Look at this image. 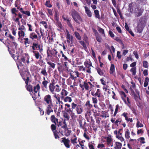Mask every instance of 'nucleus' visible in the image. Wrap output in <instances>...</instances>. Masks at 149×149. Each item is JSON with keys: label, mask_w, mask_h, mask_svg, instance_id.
<instances>
[{"label": "nucleus", "mask_w": 149, "mask_h": 149, "mask_svg": "<svg viewBox=\"0 0 149 149\" xmlns=\"http://www.w3.org/2000/svg\"><path fill=\"white\" fill-rule=\"evenodd\" d=\"M17 65L22 79L29 76V75L31 76L29 72L27 69L24 68V65L21 61H19L18 63H17Z\"/></svg>", "instance_id": "obj_1"}, {"label": "nucleus", "mask_w": 149, "mask_h": 149, "mask_svg": "<svg viewBox=\"0 0 149 149\" xmlns=\"http://www.w3.org/2000/svg\"><path fill=\"white\" fill-rule=\"evenodd\" d=\"M18 10L15 8H12L10 12L12 15V20L13 21L17 19H22L23 15L21 12H19Z\"/></svg>", "instance_id": "obj_2"}, {"label": "nucleus", "mask_w": 149, "mask_h": 149, "mask_svg": "<svg viewBox=\"0 0 149 149\" xmlns=\"http://www.w3.org/2000/svg\"><path fill=\"white\" fill-rule=\"evenodd\" d=\"M146 24V22L145 20L143 19H140L139 21L138 25L136 28L138 33H141L145 26Z\"/></svg>", "instance_id": "obj_3"}, {"label": "nucleus", "mask_w": 149, "mask_h": 149, "mask_svg": "<svg viewBox=\"0 0 149 149\" xmlns=\"http://www.w3.org/2000/svg\"><path fill=\"white\" fill-rule=\"evenodd\" d=\"M72 17L74 21L78 24H80L82 21V19L78 13L75 10H72L71 12Z\"/></svg>", "instance_id": "obj_4"}, {"label": "nucleus", "mask_w": 149, "mask_h": 149, "mask_svg": "<svg viewBox=\"0 0 149 149\" xmlns=\"http://www.w3.org/2000/svg\"><path fill=\"white\" fill-rule=\"evenodd\" d=\"M54 85L55 83L52 82L50 84L49 86V91L53 94H54L55 91L58 92L61 89H60V86L58 85L57 84L56 86H55Z\"/></svg>", "instance_id": "obj_5"}, {"label": "nucleus", "mask_w": 149, "mask_h": 149, "mask_svg": "<svg viewBox=\"0 0 149 149\" xmlns=\"http://www.w3.org/2000/svg\"><path fill=\"white\" fill-rule=\"evenodd\" d=\"M30 47H31L33 50H38L40 53H41L43 50L41 45L38 43V41H34L32 43V45Z\"/></svg>", "instance_id": "obj_6"}, {"label": "nucleus", "mask_w": 149, "mask_h": 149, "mask_svg": "<svg viewBox=\"0 0 149 149\" xmlns=\"http://www.w3.org/2000/svg\"><path fill=\"white\" fill-rule=\"evenodd\" d=\"M43 101L45 105H47L53 104L52 96L50 94H47L44 97Z\"/></svg>", "instance_id": "obj_7"}, {"label": "nucleus", "mask_w": 149, "mask_h": 149, "mask_svg": "<svg viewBox=\"0 0 149 149\" xmlns=\"http://www.w3.org/2000/svg\"><path fill=\"white\" fill-rule=\"evenodd\" d=\"M23 80L25 81L26 84L25 87L26 90L29 92H32L33 91V86L31 84L28 85L29 82H31L30 81V79L29 76L27 77H26L23 78Z\"/></svg>", "instance_id": "obj_8"}, {"label": "nucleus", "mask_w": 149, "mask_h": 149, "mask_svg": "<svg viewBox=\"0 0 149 149\" xmlns=\"http://www.w3.org/2000/svg\"><path fill=\"white\" fill-rule=\"evenodd\" d=\"M86 112L85 114V118L87 122H90V120L91 121L92 123L94 122L93 119V117L91 116V112L90 109H88L85 110Z\"/></svg>", "instance_id": "obj_9"}, {"label": "nucleus", "mask_w": 149, "mask_h": 149, "mask_svg": "<svg viewBox=\"0 0 149 149\" xmlns=\"http://www.w3.org/2000/svg\"><path fill=\"white\" fill-rule=\"evenodd\" d=\"M49 52L50 54L52 56L50 55L49 54L48 52V51H47V54L48 57L52 56H53L55 57H57V56H58L59 57H60V55L59 54H58V52L56 49H54L52 50H49Z\"/></svg>", "instance_id": "obj_10"}, {"label": "nucleus", "mask_w": 149, "mask_h": 149, "mask_svg": "<svg viewBox=\"0 0 149 149\" xmlns=\"http://www.w3.org/2000/svg\"><path fill=\"white\" fill-rule=\"evenodd\" d=\"M29 38L32 40H34L35 39H37L38 40L40 39L41 36H38L35 32H32L29 34Z\"/></svg>", "instance_id": "obj_11"}, {"label": "nucleus", "mask_w": 149, "mask_h": 149, "mask_svg": "<svg viewBox=\"0 0 149 149\" xmlns=\"http://www.w3.org/2000/svg\"><path fill=\"white\" fill-rule=\"evenodd\" d=\"M62 141L61 143H63L65 146L68 148L70 147V140L68 139H66L65 137H63L61 138Z\"/></svg>", "instance_id": "obj_12"}, {"label": "nucleus", "mask_w": 149, "mask_h": 149, "mask_svg": "<svg viewBox=\"0 0 149 149\" xmlns=\"http://www.w3.org/2000/svg\"><path fill=\"white\" fill-rule=\"evenodd\" d=\"M53 104L49 105H47L46 108L45 110V111L46 114L49 115L50 113L53 112V110L52 109V108L53 107Z\"/></svg>", "instance_id": "obj_13"}, {"label": "nucleus", "mask_w": 149, "mask_h": 149, "mask_svg": "<svg viewBox=\"0 0 149 149\" xmlns=\"http://www.w3.org/2000/svg\"><path fill=\"white\" fill-rule=\"evenodd\" d=\"M32 52L33 53L34 56L36 59H40L42 58V57L40 53V52H39V51L38 52L36 50H33Z\"/></svg>", "instance_id": "obj_14"}, {"label": "nucleus", "mask_w": 149, "mask_h": 149, "mask_svg": "<svg viewBox=\"0 0 149 149\" xmlns=\"http://www.w3.org/2000/svg\"><path fill=\"white\" fill-rule=\"evenodd\" d=\"M119 93L121 96V97L123 100L125 104H127V103L126 101L125 98L127 97V95L123 91H120L119 92Z\"/></svg>", "instance_id": "obj_15"}, {"label": "nucleus", "mask_w": 149, "mask_h": 149, "mask_svg": "<svg viewBox=\"0 0 149 149\" xmlns=\"http://www.w3.org/2000/svg\"><path fill=\"white\" fill-rule=\"evenodd\" d=\"M66 33L67 35L66 38L67 39V41L68 43H70V40L72 41L73 40V36H71L68 31L67 30H66Z\"/></svg>", "instance_id": "obj_16"}, {"label": "nucleus", "mask_w": 149, "mask_h": 149, "mask_svg": "<svg viewBox=\"0 0 149 149\" xmlns=\"http://www.w3.org/2000/svg\"><path fill=\"white\" fill-rule=\"evenodd\" d=\"M91 94L92 95L94 96H97L98 97H100L101 96V91L99 89H97V91L95 93V92L93 91H91Z\"/></svg>", "instance_id": "obj_17"}, {"label": "nucleus", "mask_w": 149, "mask_h": 149, "mask_svg": "<svg viewBox=\"0 0 149 149\" xmlns=\"http://www.w3.org/2000/svg\"><path fill=\"white\" fill-rule=\"evenodd\" d=\"M115 118H112L111 119V121L112 123H114L115 124L118 126V123H121L122 121V119L121 118H118L115 121Z\"/></svg>", "instance_id": "obj_18"}, {"label": "nucleus", "mask_w": 149, "mask_h": 149, "mask_svg": "<svg viewBox=\"0 0 149 149\" xmlns=\"http://www.w3.org/2000/svg\"><path fill=\"white\" fill-rule=\"evenodd\" d=\"M50 119L51 122L55 124H57L58 123V119L56 118L54 115H52L51 116Z\"/></svg>", "instance_id": "obj_19"}, {"label": "nucleus", "mask_w": 149, "mask_h": 149, "mask_svg": "<svg viewBox=\"0 0 149 149\" xmlns=\"http://www.w3.org/2000/svg\"><path fill=\"white\" fill-rule=\"evenodd\" d=\"M77 104L74 103V102H72L71 104V108L68 109V110H67V112L69 113L72 112V111H73V109H75L76 108H77Z\"/></svg>", "instance_id": "obj_20"}, {"label": "nucleus", "mask_w": 149, "mask_h": 149, "mask_svg": "<svg viewBox=\"0 0 149 149\" xmlns=\"http://www.w3.org/2000/svg\"><path fill=\"white\" fill-rule=\"evenodd\" d=\"M21 1L20 0H16L15 3V7L17 8L16 9L17 10H19V11L20 10L21 8H22V7H20L21 6Z\"/></svg>", "instance_id": "obj_21"}, {"label": "nucleus", "mask_w": 149, "mask_h": 149, "mask_svg": "<svg viewBox=\"0 0 149 149\" xmlns=\"http://www.w3.org/2000/svg\"><path fill=\"white\" fill-rule=\"evenodd\" d=\"M22 14L23 15V16L24 14L27 16L28 17H29L31 16V13L29 11H25L24 10L23 8H21L20 10H19Z\"/></svg>", "instance_id": "obj_22"}, {"label": "nucleus", "mask_w": 149, "mask_h": 149, "mask_svg": "<svg viewBox=\"0 0 149 149\" xmlns=\"http://www.w3.org/2000/svg\"><path fill=\"white\" fill-rule=\"evenodd\" d=\"M85 106L86 108L85 110L88 109H90L93 107V105L90 103V101L88 100L87 101L85 104Z\"/></svg>", "instance_id": "obj_23"}, {"label": "nucleus", "mask_w": 149, "mask_h": 149, "mask_svg": "<svg viewBox=\"0 0 149 149\" xmlns=\"http://www.w3.org/2000/svg\"><path fill=\"white\" fill-rule=\"evenodd\" d=\"M85 10V11L87 15L89 17H91L92 15L91 12L89 9L88 7L87 6H84Z\"/></svg>", "instance_id": "obj_24"}, {"label": "nucleus", "mask_w": 149, "mask_h": 149, "mask_svg": "<svg viewBox=\"0 0 149 149\" xmlns=\"http://www.w3.org/2000/svg\"><path fill=\"white\" fill-rule=\"evenodd\" d=\"M18 32V39H19L21 37H23L25 35V31H23L22 30H19Z\"/></svg>", "instance_id": "obj_25"}, {"label": "nucleus", "mask_w": 149, "mask_h": 149, "mask_svg": "<svg viewBox=\"0 0 149 149\" xmlns=\"http://www.w3.org/2000/svg\"><path fill=\"white\" fill-rule=\"evenodd\" d=\"M74 73L75 74L73 75L72 73L70 74L71 76L70 78L72 79H74L77 77H79V73L78 72H74Z\"/></svg>", "instance_id": "obj_26"}, {"label": "nucleus", "mask_w": 149, "mask_h": 149, "mask_svg": "<svg viewBox=\"0 0 149 149\" xmlns=\"http://www.w3.org/2000/svg\"><path fill=\"white\" fill-rule=\"evenodd\" d=\"M95 69L97 72L100 75L102 76L104 74V72L103 70H102L99 67H96Z\"/></svg>", "instance_id": "obj_27"}, {"label": "nucleus", "mask_w": 149, "mask_h": 149, "mask_svg": "<svg viewBox=\"0 0 149 149\" xmlns=\"http://www.w3.org/2000/svg\"><path fill=\"white\" fill-rule=\"evenodd\" d=\"M122 144L118 142H115V146L114 147L115 149H120L122 146Z\"/></svg>", "instance_id": "obj_28"}, {"label": "nucleus", "mask_w": 149, "mask_h": 149, "mask_svg": "<svg viewBox=\"0 0 149 149\" xmlns=\"http://www.w3.org/2000/svg\"><path fill=\"white\" fill-rule=\"evenodd\" d=\"M132 95H133L134 98L136 101H138L140 99L139 93H138V95L136 94L134 91L132 93Z\"/></svg>", "instance_id": "obj_29"}, {"label": "nucleus", "mask_w": 149, "mask_h": 149, "mask_svg": "<svg viewBox=\"0 0 149 149\" xmlns=\"http://www.w3.org/2000/svg\"><path fill=\"white\" fill-rule=\"evenodd\" d=\"M76 111L78 114H80L83 112V109L81 106L78 105L77 107Z\"/></svg>", "instance_id": "obj_30"}, {"label": "nucleus", "mask_w": 149, "mask_h": 149, "mask_svg": "<svg viewBox=\"0 0 149 149\" xmlns=\"http://www.w3.org/2000/svg\"><path fill=\"white\" fill-rule=\"evenodd\" d=\"M65 135L66 136H68L70 134L71 131L69 130L68 128L64 129Z\"/></svg>", "instance_id": "obj_31"}, {"label": "nucleus", "mask_w": 149, "mask_h": 149, "mask_svg": "<svg viewBox=\"0 0 149 149\" xmlns=\"http://www.w3.org/2000/svg\"><path fill=\"white\" fill-rule=\"evenodd\" d=\"M44 81L42 82V84L43 87L47 89V84L49 82L45 80V78L44 77L43 78Z\"/></svg>", "instance_id": "obj_32"}, {"label": "nucleus", "mask_w": 149, "mask_h": 149, "mask_svg": "<svg viewBox=\"0 0 149 149\" xmlns=\"http://www.w3.org/2000/svg\"><path fill=\"white\" fill-rule=\"evenodd\" d=\"M80 86L82 88H83V86H84L86 90H89V86L88 83V82L86 83V82L84 81V82L83 86L81 85V84H80Z\"/></svg>", "instance_id": "obj_33"}, {"label": "nucleus", "mask_w": 149, "mask_h": 149, "mask_svg": "<svg viewBox=\"0 0 149 149\" xmlns=\"http://www.w3.org/2000/svg\"><path fill=\"white\" fill-rule=\"evenodd\" d=\"M40 73L46 77H47L48 75V73L45 68H43L42 69Z\"/></svg>", "instance_id": "obj_34"}, {"label": "nucleus", "mask_w": 149, "mask_h": 149, "mask_svg": "<svg viewBox=\"0 0 149 149\" xmlns=\"http://www.w3.org/2000/svg\"><path fill=\"white\" fill-rule=\"evenodd\" d=\"M105 138L106 139L107 145H110L112 141V139L111 137V136H108V137Z\"/></svg>", "instance_id": "obj_35"}, {"label": "nucleus", "mask_w": 149, "mask_h": 149, "mask_svg": "<svg viewBox=\"0 0 149 149\" xmlns=\"http://www.w3.org/2000/svg\"><path fill=\"white\" fill-rule=\"evenodd\" d=\"M130 132L128 129H127L125 132V137L126 139H128L130 138Z\"/></svg>", "instance_id": "obj_36"}, {"label": "nucleus", "mask_w": 149, "mask_h": 149, "mask_svg": "<svg viewBox=\"0 0 149 149\" xmlns=\"http://www.w3.org/2000/svg\"><path fill=\"white\" fill-rule=\"evenodd\" d=\"M47 63L50 66V67L52 68L53 69H54L55 68V64L50 61H48L47 59Z\"/></svg>", "instance_id": "obj_37"}, {"label": "nucleus", "mask_w": 149, "mask_h": 149, "mask_svg": "<svg viewBox=\"0 0 149 149\" xmlns=\"http://www.w3.org/2000/svg\"><path fill=\"white\" fill-rule=\"evenodd\" d=\"M40 89V87L39 84H37L36 86H34L33 91L35 93H37L38 91Z\"/></svg>", "instance_id": "obj_38"}, {"label": "nucleus", "mask_w": 149, "mask_h": 149, "mask_svg": "<svg viewBox=\"0 0 149 149\" xmlns=\"http://www.w3.org/2000/svg\"><path fill=\"white\" fill-rule=\"evenodd\" d=\"M115 71V66L114 64H111L110 68V73L111 74H113Z\"/></svg>", "instance_id": "obj_39"}, {"label": "nucleus", "mask_w": 149, "mask_h": 149, "mask_svg": "<svg viewBox=\"0 0 149 149\" xmlns=\"http://www.w3.org/2000/svg\"><path fill=\"white\" fill-rule=\"evenodd\" d=\"M71 98L69 96H66L65 97L64 99V101L65 102H71L72 101Z\"/></svg>", "instance_id": "obj_40"}, {"label": "nucleus", "mask_w": 149, "mask_h": 149, "mask_svg": "<svg viewBox=\"0 0 149 149\" xmlns=\"http://www.w3.org/2000/svg\"><path fill=\"white\" fill-rule=\"evenodd\" d=\"M57 26L59 28V29H58L59 31H60L61 30L63 29V28L60 22H57Z\"/></svg>", "instance_id": "obj_41"}, {"label": "nucleus", "mask_w": 149, "mask_h": 149, "mask_svg": "<svg viewBox=\"0 0 149 149\" xmlns=\"http://www.w3.org/2000/svg\"><path fill=\"white\" fill-rule=\"evenodd\" d=\"M94 13L95 15V17L99 19H100V18L99 14V11L97 10H95L94 11Z\"/></svg>", "instance_id": "obj_42"}, {"label": "nucleus", "mask_w": 149, "mask_h": 149, "mask_svg": "<svg viewBox=\"0 0 149 149\" xmlns=\"http://www.w3.org/2000/svg\"><path fill=\"white\" fill-rule=\"evenodd\" d=\"M130 71L132 73L133 75H135L136 73V67L132 68L130 70Z\"/></svg>", "instance_id": "obj_43"}, {"label": "nucleus", "mask_w": 149, "mask_h": 149, "mask_svg": "<svg viewBox=\"0 0 149 149\" xmlns=\"http://www.w3.org/2000/svg\"><path fill=\"white\" fill-rule=\"evenodd\" d=\"M75 36L76 38L79 40H81V37L79 34V33L77 31H75L74 33Z\"/></svg>", "instance_id": "obj_44"}, {"label": "nucleus", "mask_w": 149, "mask_h": 149, "mask_svg": "<svg viewBox=\"0 0 149 149\" xmlns=\"http://www.w3.org/2000/svg\"><path fill=\"white\" fill-rule=\"evenodd\" d=\"M148 82H149V79L148 77H147L145 79L144 83L143 85L144 87H146L148 86Z\"/></svg>", "instance_id": "obj_45"}, {"label": "nucleus", "mask_w": 149, "mask_h": 149, "mask_svg": "<svg viewBox=\"0 0 149 149\" xmlns=\"http://www.w3.org/2000/svg\"><path fill=\"white\" fill-rule=\"evenodd\" d=\"M23 40H24V44L25 45H26L27 44H30V42L29 41V39L28 38H24Z\"/></svg>", "instance_id": "obj_46"}, {"label": "nucleus", "mask_w": 149, "mask_h": 149, "mask_svg": "<svg viewBox=\"0 0 149 149\" xmlns=\"http://www.w3.org/2000/svg\"><path fill=\"white\" fill-rule=\"evenodd\" d=\"M56 125H55V124H52L51 126V129L53 132H56Z\"/></svg>", "instance_id": "obj_47"}, {"label": "nucleus", "mask_w": 149, "mask_h": 149, "mask_svg": "<svg viewBox=\"0 0 149 149\" xmlns=\"http://www.w3.org/2000/svg\"><path fill=\"white\" fill-rule=\"evenodd\" d=\"M68 92L67 91L64 89H63L61 91V95L66 96L68 95Z\"/></svg>", "instance_id": "obj_48"}, {"label": "nucleus", "mask_w": 149, "mask_h": 149, "mask_svg": "<svg viewBox=\"0 0 149 149\" xmlns=\"http://www.w3.org/2000/svg\"><path fill=\"white\" fill-rule=\"evenodd\" d=\"M97 30L100 33L102 34H105L104 30L102 28L98 26Z\"/></svg>", "instance_id": "obj_49"}, {"label": "nucleus", "mask_w": 149, "mask_h": 149, "mask_svg": "<svg viewBox=\"0 0 149 149\" xmlns=\"http://www.w3.org/2000/svg\"><path fill=\"white\" fill-rule=\"evenodd\" d=\"M53 133L55 139H59L60 138V137L58 135L59 132H58L56 131V132H54Z\"/></svg>", "instance_id": "obj_50"}, {"label": "nucleus", "mask_w": 149, "mask_h": 149, "mask_svg": "<svg viewBox=\"0 0 149 149\" xmlns=\"http://www.w3.org/2000/svg\"><path fill=\"white\" fill-rule=\"evenodd\" d=\"M68 113H65L63 114V117L65 118L66 120H68L70 119V116Z\"/></svg>", "instance_id": "obj_51"}, {"label": "nucleus", "mask_w": 149, "mask_h": 149, "mask_svg": "<svg viewBox=\"0 0 149 149\" xmlns=\"http://www.w3.org/2000/svg\"><path fill=\"white\" fill-rule=\"evenodd\" d=\"M119 107V105L118 104H117L116 105V109H115V111H114V113L113 114V115L112 116H113L114 117L116 116V115L118 111Z\"/></svg>", "instance_id": "obj_52"}, {"label": "nucleus", "mask_w": 149, "mask_h": 149, "mask_svg": "<svg viewBox=\"0 0 149 149\" xmlns=\"http://www.w3.org/2000/svg\"><path fill=\"white\" fill-rule=\"evenodd\" d=\"M67 23L68 26L70 28L72 29H73V27L71 23V20L70 19L67 20Z\"/></svg>", "instance_id": "obj_53"}, {"label": "nucleus", "mask_w": 149, "mask_h": 149, "mask_svg": "<svg viewBox=\"0 0 149 149\" xmlns=\"http://www.w3.org/2000/svg\"><path fill=\"white\" fill-rule=\"evenodd\" d=\"M74 136L75 137V138L73 139H71V142L74 145L75 143H77V142L76 141L77 140V138L76 137L75 135H74Z\"/></svg>", "instance_id": "obj_54"}, {"label": "nucleus", "mask_w": 149, "mask_h": 149, "mask_svg": "<svg viewBox=\"0 0 149 149\" xmlns=\"http://www.w3.org/2000/svg\"><path fill=\"white\" fill-rule=\"evenodd\" d=\"M145 139L143 137H141L138 139L139 141H140V142L142 144L145 143L146 142L144 141Z\"/></svg>", "instance_id": "obj_55"}, {"label": "nucleus", "mask_w": 149, "mask_h": 149, "mask_svg": "<svg viewBox=\"0 0 149 149\" xmlns=\"http://www.w3.org/2000/svg\"><path fill=\"white\" fill-rule=\"evenodd\" d=\"M45 5L49 8H51L52 6V5L50 4V2L49 0H48L46 1Z\"/></svg>", "instance_id": "obj_56"}, {"label": "nucleus", "mask_w": 149, "mask_h": 149, "mask_svg": "<svg viewBox=\"0 0 149 149\" xmlns=\"http://www.w3.org/2000/svg\"><path fill=\"white\" fill-rule=\"evenodd\" d=\"M40 23L42 24L46 29L47 28V23L45 21H42L40 22Z\"/></svg>", "instance_id": "obj_57"}, {"label": "nucleus", "mask_w": 149, "mask_h": 149, "mask_svg": "<svg viewBox=\"0 0 149 149\" xmlns=\"http://www.w3.org/2000/svg\"><path fill=\"white\" fill-rule=\"evenodd\" d=\"M78 122L79 123V126L80 128L83 129H84V126H83L82 123V120H78Z\"/></svg>", "instance_id": "obj_58"}, {"label": "nucleus", "mask_w": 149, "mask_h": 149, "mask_svg": "<svg viewBox=\"0 0 149 149\" xmlns=\"http://www.w3.org/2000/svg\"><path fill=\"white\" fill-rule=\"evenodd\" d=\"M79 42L84 48L86 49L87 48L86 45L84 41H80Z\"/></svg>", "instance_id": "obj_59"}, {"label": "nucleus", "mask_w": 149, "mask_h": 149, "mask_svg": "<svg viewBox=\"0 0 149 149\" xmlns=\"http://www.w3.org/2000/svg\"><path fill=\"white\" fill-rule=\"evenodd\" d=\"M105 147L103 143H99L98 144L97 148H100V149L104 148Z\"/></svg>", "instance_id": "obj_60"}, {"label": "nucleus", "mask_w": 149, "mask_h": 149, "mask_svg": "<svg viewBox=\"0 0 149 149\" xmlns=\"http://www.w3.org/2000/svg\"><path fill=\"white\" fill-rule=\"evenodd\" d=\"M66 120H64L63 122V124L64 125L62 126L61 128L65 129L67 128V125L66 124V123L65 121Z\"/></svg>", "instance_id": "obj_61"}, {"label": "nucleus", "mask_w": 149, "mask_h": 149, "mask_svg": "<svg viewBox=\"0 0 149 149\" xmlns=\"http://www.w3.org/2000/svg\"><path fill=\"white\" fill-rule=\"evenodd\" d=\"M128 114L127 113L124 112L121 115V116H123L125 118V120L127 121L129 118L127 116Z\"/></svg>", "instance_id": "obj_62"}, {"label": "nucleus", "mask_w": 149, "mask_h": 149, "mask_svg": "<svg viewBox=\"0 0 149 149\" xmlns=\"http://www.w3.org/2000/svg\"><path fill=\"white\" fill-rule=\"evenodd\" d=\"M148 62L146 61H143V66L146 68H148Z\"/></svg>", "instance_id": "obj_63"}, {"label": "nucleus", "mask_w": 149, "mask_h": 149, "mask_svg": "<svg viewBox=\"0 0 149 149\" xmlns=\"http://www.w3.org/2000/svg\"><path fill=\"white\" fill-rule=\"evenodd\" d=\"M18 30L26 31V28L24 26V25H22L18 28Z\"/></svg>", "instance_id": "obj_64"}]
</instances>
